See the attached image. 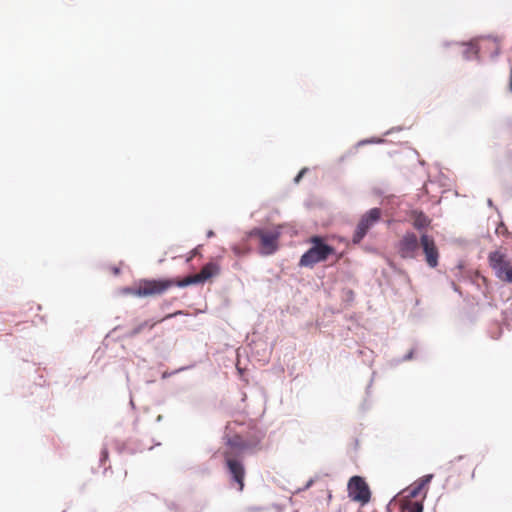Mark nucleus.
<instances>
[{
	"label": "nucleus",
	"instance_id": "f8f14e48",
	"mask_svg": "<svg viewBox=\"0 0 512 512\" xmlns=\"http://www.w3.org/2000/svg\"><path fill=\"white\" fill-rule=\"evenodd\" d=\"M181 313H182L181 311H177V312H175V313L168 314V315H166L164 318H162L161 320H158V321H156V322L144 321V322L140 323L138 326H136V327L132 330L131 334H132V335H137V334L141 333L145 328L152 329V328H154V326H155L157 323H160V322H162V321H164V320H166V319L172 318V317H174V316H176V315H179V314H181Z\"/></svg>",
	"mask_w": 512,
	"mask_h": 512
},
{
	"label": "nucleus",
	"instance_id": "1a4fd4ad",
	"mask_svg": "<svg viewBox=\"0 0 512 512\" xmlns=\"http://www.w3.org/2000/svg\"><path fill=\"white\" fill-rule=\"evenodd\" d=\"M489 263L496 276L503 281L505 273H507L511 266L507 255L501 251H494L489 255Z\"/></svg>",
	"mask_w": 512,
	"mask_h": 512
},
{
	"label": "nucleus",
	"instance_id": "20e7f679",
	"mask_svg": "<svg viewBox=\"0 0 512 512\" xmlns=\"http://www.w3.org/2000/svg\"><path fill=\"white\" fill-rule=\"evenodd\" d=\"M281 236L280 227L273 229L255 228L248 233V237L257 239L259 253L261 255H271L278 249V242Z\"/></svg>",
	"mask_w": 512,
	"mask_h": 512
},
{
	"label": "nucleus",
	"instance_id": "f257e3e1",
	"mask_svg": "<svg viewBox=\"0 0 512 512\" xmlns=\"http://www.w3.org/2000/svg\"><path fill=\"white\" fill-rule=\"evenodd\" d=\"M228 450L225 451L224 456L233 480H243L245 470L240 461V457L247 449V444L239 436H235L228 441Z\"/></svg>",
	"mask_w": 512,
	"mask_h": 512
},
{
	"label": "nucleus",
	"instance_id": "4be33fe9",
	"mask_svg": "<svg viewBox=\"0 0 512 512\" xmlns=\"http://www.w3.org/2000/svg\"><path fill=\"white\" fill-rule=\"evenodd\" d=\"M238 483H239V485H240V490H242V489H243V481H240V482H238Z\"/></svg>",
	"mask_w": 512,
	"mask_h": 512
},
{
	"label": "nucleus",
	"instance_id": "9d476101",
	"mask_svg": "<svg viewBox=\"0 0 512 512\" xmlns=\"http://www.w3.org/2000/svg\"><path fill=\"white\" fill-rule=\"evenodd\" d=\"M348 493L353 501L359 502L361 505L370 501L371 492L367 482H348Z\"/></svg>",
	"mask_w": 512,
	"mask_h": 512
},
{
	"label": "nucleus",
	"instance_id": "5701e85b",
	"mask_svg": "<svg viewBox=\"0 0 512 512\" xmlns=\"http://www.w3.org/2000/svg\"><path fill=\"white\" fill-rule=\"evenodd\" d=\"M233 250L235 251V253H239L236 247H234Z\"/></svg>",
	"mask_w": 512,
	"mask_h": 512
},
{
	"label": "nucleus",
	"instance_id": "6ab92c4d",
	"mask_svg": "<svg viewBox=\"0 0 512 512\" xmlns=\"http://www.w3.org/2000/svg\"><path fill=\"white\" fill-rule=\"evenodd\" d=\"M433 477V475L429 474V475H425L423 476L422 478H420L419 480H426V481H429L431 480Z\"/></svg>",
	"mask_w": 512,
	"mask_h": 512
},
{
	"label": "nucleus",
	"instance_id": "ddd939ff",
	"mask_svg": "<svg viewBox=\"0 0 512 512\" xmlns=\"http://www.w3.org/2000/svg\"><path fill=\"white\" fill-rule=\"evenodd\" d=\"M412 217L413 226L418 230L428 227L431 223V220L422 211H413Z\"/></svg>",
	"mask_w": 512,
	"mask_h": 512
},
{
	"label": "nucleus",
	"instance_id": "6e6552de",
	"mask_svg": "<svg viewBox=\"0 0 512 512\" xmlns=\"http://www.w3.org/2000/svg\"><path fill=\"white\" fill-rule=\"evenodd\" d=\"M420 245L425 255V261L429 267L435 268L438 266L439 251L432 236L422 234L420 237Z\"/></svg>",
	"mask_w": 512,
	"mask_h": 512
},
{
	"label": "nucleus",
	"instance_id": "9b49d317",
	"mask_svg": "<svg viewBox=\"0 0 512 512\" xmlns=\"http://www.w3.org/2000/svg\"><path fill=\"white\" fill-rule=\"evenodd\" d=\"M427 483L428 482H415L411 484L406 489H404L405 497L407 499L421 501V503H423L427 493Z\"/></svg>",
	"mask_w": 512,
	"mask_h": 512
},
{
	"label": "nucleus",
	"instance_id": "7ed1b4c3",
	"mask_svg": "<svg viewBox=\"0 0 512 512\" xmlns=\"http://www.w3.org/2000/svg\"><path fill=\"white\" fill-rule=\"evenodd\" d=\"M178 280L172 279H142L129 291L137 297L158 296L173 286H177Z\"/></svg>",
	"mask_w": 512,
	"mask_h": 512
},
{
	"label": "nucleus",
	"instance_id": "f03ea898",
	"mask_svg": "<svg viewBox=\"0 0 512 512\" xmlns=\"http://www.w3.org/2000/svg\"><path fill=\"white\" fill-rule=\"evenodd\" d=\"M308 242L311 247L301 256L299 266L314 267L317 263L324 262L328 257L335 253V249L324 243L320 236H312Z\"/></svg>",
	"mask_w": 512,
	"mask_h": 512
},
{
	"label": "nucleus",
	"instance_id": "39448f33",
	"mask_svg": "<svg viewBox=\"0 0 512 512\" xmlns=\"http://www.w3.org/2000/svg\"><path fill=\"white\" fill-rule=\"evenodd\" d=\"M382 212L379 208H372L362 215L354 231L352 242L359 244L368 231L381 219Z\"/></svg>",
	"mask_w": 512,
	"mask_h": 512
},
{
	"label": "nucleus",
	"instance_id": "a211bd4d",
	"mask_svg": "<svg viewBox=\"0 0 512 512\" xmlns=\"http://www.w3.org/2000/svg\"><path fill=\"white\" fill-rule=\"evenodd\" d=\"M304 172H305V170H302V171L299 172V174L295 178V182H299V180L301 179V177L304 174Z\"/></svg>",
	"mask_w": 512,
	"mask_h": 512
},
{
	"label": "nucleus",
	"instance_id": "423d86ee",
	"mask_svg": "<svg viewBox=\"0 0 512 512\" xmlns=\"http://www.w3.org/2000/svg\"><path fill=\"white\" fill-rule=\"evenodd\" d=\"M220 266L216 262H209L205 264L199 273L189 275L182 280H178L177 286L185 287L193 284L204 283L212 277L219 275Z\"/></svg>",
	"mask_w": 512,
	"mask_h": 512
},
{
	"label": "nucleus",
	"instance_id": "b1692460",
	"mask_svg": "<svg viewBox=\"0 0 512 512\" xmlns=\"http://www.w3.org/2000/svg\"><path fill=\"white\" fill-rule=\"evenodd\" d=\"M510 89L512 91V79H511V82H510Z\"/></svg>",
	"mask_w": 512,
	"mask_h": 512
},
{
	"label": "nucleus",
	"instance_id": "aec40b11",
	"mask_svg": "<svg viewBox=\"0 0 512 512\" xmlns=\"http://www.w3.org/2000/svg\"><path fill=\"white\" fill-rule=\"evenodd\" d=\"M349 480L356 481V480H364V479L362 477H360V476L355 475V476L350 477Z\"/></svg>",
	"mask_w": 512,
	"mask_h": 512
},
{
	"label": "nucleus",
	"instance_id": "2eb2a0df",
	"mask_svg": "<svg viewBox=\"0 0 512 512\" xmlns=\"http://www.w3.org/2000/svg\"><path fill=\"white\" fill-rule=\"evenodd\" d=\"M423 511V503L421 501H413L411 502V506L408 512H422Z\"/></svg>",
	"mask_w": 512,
	"mask_h": 512
},
{
	"label": "nucleus",
	"instance_id": "dca6fc26",
	"mask_svg": "<svg viewBox=\"0 0 512 512\" xmlns=\"http://www.w3.org/2000/svg\"><path fill=\"white\" fill-rule=\"evenodd\" d=\"M503 281L512 283V265L510 266V269L507 271V273H505V278Z\"/></svg>",
	"mask_w": 512,
	"mask_h": 512
},
{
	"label": "nucleus",
	"instance_id": "0eeeda50",
	"mask_svg": "<svg viewBox=\"0 0 512 512\" xmlns=\"http://www.w3.org/2000/svg\"><path fill=\"white\" fill-rule=\"evenodd\" d=\"M419 241L415 233L407 232L397 244V252L403 259H413L417 255Z\"/></svg>",
	"mask_w": 512,
	"mask_h": 512
},
{
	"label": "nucleus",
	"instance_id": "4468645a",
	"mask_svg": "<svg viewBox=\"0 0 512 512\" xmlns=\"http://www.w3.org/2000/svg\"><path fill=\"white\" fill-rule=\"evenodd\" d=\"M488 44L493 45V46H497V43L495 41L490 40V39H483L477 45L471 44V49H473L474 53L477 54L478 53V49H481V48H483L484 46H486Z\"/></svg>",
	"mask_w": 512,
	"mask_h": 512
},
{
	"label": "nucleus",
	"instance_id": "412c9836",
	"mask_svg": "<svg viewBox=\"0 0 512 512\" xmlns=\"http://www.w3.org/2000/svg\"><path fill=\"white\" fill-rule=\"evenodd\" d=\"M213 236H214V232L212 230H209L207 233V237H213Z\"/></svg>",
	"mask_w": 512,
	"mask_h": 512
},
{
	"label": "nucleus",
	"instance_id": "f3484780",
	"mask_svg": "<svg viewBox=\"0 0 512 512\" xmlns=\"http://www.w3.org/2000/svg\"><path fill=\"white\" fill-rule=\"evenodd\" d=\"M199 253V247L194 248L191 251L190 257L187 259V261H190L194 256H196Z\"/></svg>",
	"mask_w": 512,
	"mask_h": 512
}]
</instances>
